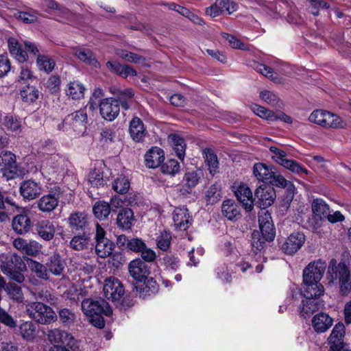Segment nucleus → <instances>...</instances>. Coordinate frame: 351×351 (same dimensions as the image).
I'll return each instance as SVG.
<instances>
[{
  "instance_id": "f257e3e1",
  "label": "nucleus",
  "mask_w": 351,
  "mask_h": 351,
  "mask_svg": "<svg viewBox=\"0 0 351 351\" xmlns=\"http://www.w3.org/2000/svg\"><path fill=\"white\" fill-rule=\"evenodd\" d=\"M111 93L117 95V99L106 98L99 103V111L103 119L112 121L119 114V105L121 104L123 108L127 110L130 105L128 101L134 96V92L132 89L119 90L117 88L111 89Z\"/></svg>"
},
{
  "instance_id": "f03ea898",
  "label": "nucleus",
  "mask_w": 351,
  "mask_h": 351,
  "mask_svg": "<svg viewBox=\"0 0 351 351\" xmlns=\"http://www.w3.org/2000/svg\"><path fill=\"white\" fill-rule=\"evenodd\" d=\"M326 280L330 285L338 282L340 294L348 295L351 290V271L349 264L346 261L338 263L335 258H332L328 265Z\"/></svg>"
},
{
  "instance_id": "7ed1b4c3",
  "label": "nucleus",
  "mask_w": 351,
  "mask_h": 351,
  "mask_svg": "<svg viewBox=\"0 0 351 351\" xmlns=\"http://www.w3.org/2000/svg\"><path fill=\"white\" fill-rule=\"evenodd\" d=\"M82 308L89 322L95 327L102 328L105 326L103 315L110 316L112 309L108 302L102 299H86L82 302Z\"/></svg>"
},
{
  "instance_id": "20e7f679",
  "label": "nucleus",
  "mask_w": 351,
  "mask_h": 351,
  "mask_svg": "<svg viewBox=\"0 0 351 351\" xmlns=\"http://www.w3.org/2000/svg\"><path fill=\"white\" fill-rule=\"evenodd\" d=\"M308 121L326 129L343 128L346 125L337 114L324 109L314 110L309 115Z\"/></svg>"
},
{
  "instance_id": "39448f33",
  "label": "nucleus",
  "mask_w": 351,
  "mask_h": 351,
  "mask_svg": "<svg viewBox=\"0 0 351 351\" xmlns=\"http://www.w3.org/2000/svg\"><path fill=\"white\" fill-rule=\"evenodd\" d=\"M26 312L29 317L41 324H48L56 320L53 310L38 302H29L26 305Z\"/></svg>"
},
{
  "instance_id": "423d86ee",
  "label": "nucleus",
  "mask_w": 351,
  "mask_h": 351,
  "mask_svg": "<svg viewBox=\"0 0 351 351\" xmlns=\"http://www.w3.org/2000/svg\"><path fill=\"white\" fill-rule=\"evenodd\" d=\"M8 43L10 53L19 62L21 63L27 61V52L33 56L37 55L39 52L37 46L34 43L28 40L24 41L25 50L22 48V45L15 38H10L8 40Z\"/></svg>"
},
{
  "instance_id": "0eeeda50",
  "label": "nucleus",
  "mask_w": 351,
  "mask_h": 351,
  "mask_svg": "<svg viewBox=\"0 0 351 351\" xmlns=\"http://www.w3.org/2000/svg\"><path fill=\"white\" fill-rule=\"evenodd\" d=\"M0 260L2 261L0 267L4 274H7L12 280L19 283H21L24 281V276L21 272L15 270V268H21V265L22 261L19 256L1 254L0 255Z\"/></svg>"
},
{
  "instance_id": "6e6552de",
  "label": "nucleus",
  "mask_w": 351,
  "mask_h": 351,
  "mask_svg": "<svg viewBox=\"0 0 351 351\" xmlns=\"http://www.w3.org/2000/svg\"><path fill=\"white\" fill-rule=\"evenodd\" d=\"M95 243V253L99 257L105 258L112 254L114 244L106 237V231L98 223L96 225Z\"/></svg>"
},
{
  "instance_id": "1a4fd4ad",
  "label": "nucleus",
  "mask_w": 351,
  "mask_h": 351,
  "mask_svg": "<svg viewBox=\"0 0 351 351\" xmlns=\"http://www.w3.org/2000/svg\"><path fill=\"white\" fill-rule=\"evenodd\" d=\"M0 171L8 180L18 176L15 154L9 151L0 153Z\"/></svg>"
},
{
  "instance_id": "9d476101",
  "label": "nucleus",
  "mask_w": 351,
  "mask_h": 351,
  "mask_svg": "<svg viewBox=\"0 0 351 351\" xmlns=\"http://www.w3.org/2000/svg\"><path fill=\"white\" fill-rule=\"evenodd\" d=\"M238 9V5L232 0H215V3L206 8L205 13L210 17L223 14H232Z\"/></svg>"
},
{
  "instance_id": "9b49d317",
  "label": "nucleus",
  "mask_w": 351,
  "mask_h": 351,
  "mask_svg": "<svg viewBox=\"0 0 351 351\" xmlns=\"http://www.w3.org/2000/svg\"><path fill=\"white\" fill-rule=\"evenodd\" d=\"M104 293L108 300L118 301L123 296L125 289L117 278L110 276L104 281Z\"/></svg>"
},
{
  "instance_id": "f8f14e48",
  "label": "nucleus",
  "mask_w": 351,
  "mask_h": 351,
  "mask_svg": "<svg viewBox=\"0 0 351 351\" xmlns=\"http://www.w3.org/2000/svg\"><path fill=\"white\" fill-rule=\"evenodd\" d=\"M233 191L244 209L247 211H251L254 208V199L252 192L249 186L242 182L234 183Z\"/></svg>"
},
{
  "instance_id": "ddd939ff",
  "label": "nucleus",
  "mask_w": 351,
  "mask_h": 351,
  "mask_svg": "<svg viewBox=\"0 0 351 351\" xmlns=\"http://www.w3.org/2000/svg\"><path fill=\"white\" fill-rule=\"evenodd\" d=\"M47 338L49 342L53 345V346L71 348L74 345V339L72 335L65 330L58 328L49 330L47 334Z\"/></svg>"
},
{
  "instance_id": "4468645a",
  "label": "nucleus",
  "mask_w": 351,
  "mask_h": 351,
  "mask_svg": "<svg viewBox=\"0 0 351 351\" xmlns=\"http://www.w3.org/2000/svg\"><path fill=\"white\" fill-rule=\"evenodd\" d=\"M255 196L257 199L256 204L259 207L265 209L274 203L276 192L271 186L263 184L255 191Z\"/></svg>"
},
{
  "instance_id": "2eb2a0df",
  "label": "nucleus",
  "mask_w": 351,
  "mask_h": 351,
  "mask_svg": "<svg viewBox=\"0 0 351 351\" xmlns=\"http://www.w3.org/2000/svg\"><path fill=\"white\" fill-rule=\"evenodd\" d=\"M326 267V262L321 259L310 263L303 270V279L320 281Z\"/></svg>"
},
{
  "instance_id": "dca6fc26",
  "label": "nucleus",
  "mask_w": 351,
  "mask_h": 351,
  "mask_svg": "<svg viewBox=\"0 0 351 351\" xmlns=\"http://www.w3.org/2000/svg\"><path fill=\"white\" fill-rule=\"evenodd\" d=\"M42 192V185L34 180L29 179L25 180L20 184L19 193L25 199H35Z\"/></svg>"
},
{
  "instance_id": "f3484780",
  "label": "nucleus",
  "mask_w": 351,
  "mask_h": 351,
  "mask_svg": "<svg viewBox=\"0 0 351 351\" xmlns=\"http://www.w3.org/2000/svg\"><path fill=\"white\" fill-rule=\"evenodd\" d=\"M304 242L305 235L303 233L294 232L281 245V249L285 254L292 255L302 247Z\"/></svg>"
},
{
  "instance_id": "a211bd4d",
  "label": "nucleus",
  "mask_w": 351,
  "mask_h": 351,
  "mask_svg": "<svg viewBox=\"0 0 351 351\" xmlns=\"http://www.w3.org/2000/svg\"><path fill=\"white\" fill-rule=\"evenodd\" d=\"M302 294L306 298H318L324 293V287L320 281L303 279Z\"/></svg>"
},
{
  "instance_id": "6ab92c4d",
  "label": "nucleus",
  "mask_w": 351,
  "mask_h": 351,
  "mask_svg": "<svg viewBox=\"0 0 351 351\" xmlns=\"http://www.w3.org/2000/svg\"><path fill=\"white\" fill-rule=\"evenodd\" d=\"M3 128L12 136H19L24 128L20 118L10 114H5L1 119Z\"/></svg>"
},
{
  "instance_id": "aec40b11",
  "label": "nucleus",
  "mask_w": 351,
  "mask_h": 351,
  "mask_svg": "<svg viewBox=\"0 0 351 351\" xmlns=\"http://www.w3.org/2000/svg\"><path fill=\"white\" fill-rule=\"evenodd\" d=\"M259 228L262 234H265L267 239H274L276 231L270 213L262 210L258 214Z\"/></svg>"
},
{
  "instance_id": "412c9836",
  "label": "nucleus",
  "mask_w": 351,
  "mask_h": 351,
  "mask_svg": "<svg viewBox=\"0 0 351 351\" xmlns=\"http://www.w3.org/2000/svg\"><path fill=\"white\" fill-rule=\"evenodd\" d=\"M128 269L130 276L138 282L144 281L149 274L147 264L139 258L132 261Z\"/></svg>"
},
{
  "instance_id": "4be33fe9",
  "label": "nucleus",
  "mask_w": 351,
  "mask_h": 351,
  "mask_svg": "<svg viewBox=\"0 0 351 351\" xmlns=\"http://www.w3.org/2000/svg\"><path fill=\"white\" fill-rule=\"evenodd\" d=\"M62 158L58 154H47L43 159L40 171L44 176H50L56 173L60 169Z\"/></svg>"
},
{
  "instance_id": "5701e85b",
  "label": "nucleus",
  "mask_w": 351,
  "mask_h": 351,
  "mask_svg": "<svg viewBox=\"0 0 351 351\" xmlns=\"http://www.w3.org/2000/svg\"><path fill=\"white\" fill-rule=\"evenodd\" d=\"M87 114L85 109H80L69 114L64 121V125H71L76 131L81 132L86 128Z\"/></svg>"
},
{
  "instance_id": "b1692460",
  "label": "nucleus",
  "mask_w": 351,
  "mask_h": 351,
  "mask_svg": "<svg viewBox=\"0 0 351 351\" xmlns=\"http://www.w3.org/2000/svg\"><path fill=\"white\" fill-rule=\"evenodd\" d=\"M56 222L49 219H42L37 222L35 229L37 234L45 241L53 239L56 232Z\"/></svg>"
},
{
  "instance_id": "393cba45",
  "label": "nucleus",
  "mask_w": 351,
  "mask_h": 351,
  "mask_svg": "<svg viewBox=\"0 0 351 351\" xmlns=\"http://www.w3.org/2000/svg\"><path fill=\"white\" fill-rule=\"evenodd\" d=\"M86 88L79 80L69 82L64 88L66 97L73 100H80L84 98Z\"/></svg>"
},
{
  "instance_id": "a878e982",
  "label": "nucleus",
  "mask_w": 351,
  "mask_h": 351,
  "mask_svg": "<svg viewBox=\"0 0 351 351\" xmlns=\"http://www.w3.org/2000/svg\"><path fill=\"white\" fill-rule=\"evenodd\" d=\"M173 219L176 229L186 230L190 225V216L185 207H177L173 213Z\"/></svg>"
},
{
  "instance_id": "bb28decb",
  "label": "nucleus",
  "mask_w": 351,
  "mask_h": 351,
  "mask_svg": "<svg viewBox=\"0 0 351 351\" xmlns=\"http://www.w3.org/2000/svg\"><path fill=\"white\" fill-rule=\"evenodd\" d=\"M163 151L157 147L149 149L145 155V165L149 168H156L164 161Z\"/></svg>"
},
{
  "instance_id": "cd10ccee",
  "label": "nucleus",
  "mask_w": 351,
  "mask_h": 351,
  "mask_svg": "<svg viewBox=\"0 0 351 351\" xmlns=\"http://www.w3.org/2000/svg\"><path fill=\"white\" fill-rule=\"evenodd\" d=\"M129 132L131 138L136 142H141L146 136L147 132L143 121L137 117L130 122Z\"/></svg>"
},
{
  "instance_id": "c85d7f7f",
  "label": "nucleus",
  "mask_w": 351,
  "mask_h": 351,
  "mask_svg": "<svg viewBox=\"0 0 351 351\" xmlns=\"http://www.w3.org/2000/svg\"><path fill=\"white\" fill-rule=\"evenodd\" d=\"M201 176L200 171L190 169L186 170L182 180L183 190L187 193H190L191 189L198 184Z\"/></svg>"
},
{
  "instance_id": "c756f323",
  "label": "nucleus",
  "mask_w": 351,
  "mask_h": 351,
  "mask_svg": "<svg viewBox=\"0 0 351 351\" xmlns=\"http://www.w3.org/2000/svg\"><path fill=\"white\" fill-rule=\"evenodd\" d=\"M312 324L317 332H324L332 326V319L326 313H318L313 317Z\"/></svg>"
},
{
  "instance_id": "7c9ffc66",
  "label": "nucleus",
  "mask_w": 351,
  "mask_h": 351,
  "mask_svg": "<svg viewBox=\"0 0 351 351\" xmlns=\"http://www.w3.org/2000/svg\"><path fill=\"white\" fill-rule=\"evenodd\" d=\"M253 176L261 182H265L271 180L274 176V171L271 167L263 162L255 163L252 169Z\"/></svg>"
},
{
  "instance_id": "2f4dec72",
  "label": "nucleus",
  "mask_w": 351,
  "mask_h": 351,
  "mask_svg": "<svg viewBox=\"0 0 351 351\" xmlns=\"http://www.w3.org/2000/svg\"><path fill=\"white\" fill-rule=\"evenodd\" d=\"M221 211L228 220H237L241 215L240 209L234 200L227 199L223 202Z\"/></svg>"
},
{
  "instance_id": "473e14b6",
  "label": "nucleus",
  "mask_w": 351,
  "mask_h": 351,
  "mask_svg": "<svg viewBox=\"0 0 351 351\" xmlns=\"http://www.w3.org/2000/svg\"><path fill=\"white\" fill-rule=\"evenodd\" d=\"M14 231L19 234L27 233L30 228L31 221L26 215H18L14 217L12 222Z\"/></svg>"
},
{
  "instance_id": "72a5a7b5",
  "label": "nucleus",
  "mask_w": 351,
  "mask_h": 351,
  "mask_svg": "<svg viewBox=\"0 0 351 351\" xmlns=\"http://www.w3.org/2000/svg\"><path fill=\"white\" fill-rule=\"evenodd\" d=\"M38 209L43 213H51L58 205V197L48 194L41 197L37 202Z\"/></svg>"
},
{
  "instance_id": "f704fd0d",
  "label": "nucleus",
  "mask_w": 351,
  "mask_h": 351,
  "mask_svg": "<svg viewBox=\"0 0 351 351\" xmlns=\"http://www.w3.org/2000/svg\"><path fill=\"white\" fill-rule=\"evenodd\" d=\"M273 239H267L265 234H262L259 230L254 231L252 237V249L259 252V253L256 252V261H261V259H263L261 252L264 248L265 242L271 241Z\"/></svg>"
},
{
  "instance_id": "c9c22d12",
  "label": "nucleus",
  "mask_w": 351,
  "mask_h": 351,
  "mask_svg": "<svg viewBox=\"0 0 351 351\" xmlns=\"http://www.w3.org/2000/svg\"><path fill=\"white\" fill-rule=\"evenodd\" d=\"M134 221V213L130 208L121 209L117 218V223L119 227L122 229H130Z\"/></svg>"
},
{
  "instance_id": "e433bc0d",
  "label": "nucleus",
  "mask_w": 351,
  "mask_h": 351,
  "mask_svg": "<svg viewBox=\"0 0 351 351\" xmlns=\"http://www.w3.org/2000/svg\"><path fill=\"white\" fill-rule=\"evenodd\" d=\"M19 332L24 340L33 341L38 334L36 325L30 321L24 322L19 326Z\"/></svg>"
},
{
  "instance_id": "4c0bfd02",
  "label": "nucleus",
  "mask_w": 351,
  "mask_h": 351,
  "mask_svg": "<svg viewBox=\"0 0 351 351\" xmlns=\"http://www.w3.org/2000/svg\"><path fill=\"white\" fill-rule=\"evenodd\" d=\"M74 55L80 60L83 61L86 64L94 67H100V64L96 60L93 52L89 49H85L82 48H76L74 49Z\"/></svg>"
},
{
  "instance_id": "58836bf2",
  "label": "nucleus",
  "mask_w": 351,
  "mask_h": 351,
  "mask_svg": "<svg viewBox=\"0 0 351 351\" xmlns=\"http://www.w3.org/2000/svg\"><path fill=\"white\" fill-rule=\"evenodd\" d=\"M169 142L180 160H184L186 144L184 140L178 134H171L168 138Z\"/></svg>"
},
{
  "instance_id": "ea45409f",
  "label": "nucleus",
  "mask_w": 351,
  "mask_h": 351,
  "mask_svg": "<svg viewBox=\"0 0 351 351\" xmlns=\"http://www.w3.org/2000/svg\"><path fill=\"white\" fill-rule=\"evenodd\" d=\"M106 66L112 71L119 75L123 77L135 76L136 75V72L131 66L128 65H122L118 62H112L110 61H108L106 63Z\"/></svg>"
},
{
  "instance_id": "a19ab883",
  "label": "nucleus",
  "mask_w": 351,
  "mask_h": 351,
  "mask_svg": "<svg viewBox=\"0 0 351 351\" xmlns=\"http://www.w3.org/2000/svg\"><path fill=\"white\" fill-rule=\"evenodd\" d=\"M252 67L255 71L275 83H280L282 82L281 78L278 77L273 69L265 64L260 62H254Z\"/></svg>"
},
{
  "instance_id": "79ce46f5",
  "label": "nucleus",
  "mask_w": 351,
  "mask_h": 351,
  "mask_svg": "<svg viewBox=\"0 0 351 351\" xmlns=\"http://www.w3.org/2000/svg\"><path fill=\"white\" fill-rule=\"evenodd\" d=\"M252 67L255 71L275 83H280L282 82L281 78L278 77L273 69L265 64L260 62H254Z\"/></svg>"
},
{
  "instance_id": "37998d69",
  "label": "nucleus",
  "mask_w": 351,
  "mask_h": 351,
  "mask_svg": "<svg viewBox=\"0 0 351 351\" xmlns=\"http://www.w3.org/2000/svg\"><path fill=\"white\" fill-rule=\"evenodd\" d=\"M250 108L255 114L263 119H265L267 121H276V112L269 110L256 104L251 105Z\"/></svg>"
},
{
  "instance_id": "c03bdc74",
  "label": "nucleus",
  "mask_w": 351,
  "mask_h": 351,
  "mask_svg": "<svg viewBox=\"0 0 351 351\" xmlns=\"http://www.w3.org/2000/svg\"><path fill=\"white\" fill-rule=\"evenodd\" d=\"M46 265L49 271L56 276L61 275L64 269V264L57 254L51 256Z\"/></svg>"
},
{
  "instance_id": "a18cd8bd",
  "label": "nucleus",
  "mask_w": 351,
  "mask_h": 351,
  "mask_svg": "<svg viewBox=\"0 0 351 351\" xmlns=\"http://www.w3.org/2000/svg\"><path fill=\"white\" fill-rule=\"evenodd\" d=\"M204 155L205 158V162L209 172L211 175L214 176L219 169V162L216 154L213 150L206 149L204 150Z\"/></svg>"
},
{
  "instance_id": "49530a36",
  "label": "nucleus",
  "mask_w": 351,
  "mask_h": 351,
  "mask_svg": "<svg viewBox=\"0 0 351 351\" xmlns=\"http://www.w3.org/2000/svg\"><path fill=\"white\" fill-rule=\"evenodd\" d=\"M271 180L270 181L272 185L280 187L283 189H286L287 192L291 195V197H293L295 186L293 184L286 180L282 175L275 174L274 172V176L271 177Z\"/></svg>"
},
{
  "instance_id": "de8ad7c7",
  "label": "nucleus",
  "mask_w": 351,
  "mask_h": 351,
  "mask_svg": "<svg viewBox=\"0 0 351 351\" xmlns=\"http://www.w3.org/2000/svg\"><path fill=\"white\" fill-rule=\"evenodd\" d=\"M69 223L71 228L76 230L83 229L87 224L86 215L82 213H75L70 215Z\"/></svg>"
},
{
  "instance_id": "09e8293b",
  "label": "nucleus",
  "mask_w": 351,
  "mask_h": 351,
  "mask_svg": "<svg viewBox=\"0 0 351 351\" xmlns=\"http://www.w3.org/2000/svg\"><path fill=\"white\" fill-rule=\"evenodd\" d=\"M130 186L129 180L123 175H119L112 184V189L119 194L126 193Z\"/></svg>"
},
{
  "instance_id": "8fccbe9b",
  "label": "nucleus",
  "mask_w": 351,
  "mask_h": 351,
  "mask_svg": "<svg viewBox=\"0 0 351 351\" xmlns=\"http://www.w3.org/2000/svg\"><path fill=\"white\" fill-rule=\"evenodd\" d=\"M260 99L271 107H281L282 102L273 92L267 90H261L259 93Z\"/></svg>"
},
{
  "instance_id": "3c124183",
  "label": "nucleus",
  "mask_w": 351,
  "mask_h": 351,
  "mask_svg": "<svg viewBox=\"0 0 351 351\" xmlns=\"http://www.w3.org/2000/svg\"><path fill=\"white\" fill-rule=\"evenodd\" d=\"M36 64L40 71H43L47 73L51 72L56 65L52 58L44 55L38 56Z\"/></svg>"
},
{
  "instance_id": "603ef678",
  "label": "nucleus",
  "mask_w": 351,
  "mask_h": 351,
  "mask_svg": "<svg viewBox=\"0 0 351 351\" xmlns=\"http://www.w3.org/2000/svg\"><path fill=\"white\" fill-rule=\"evenodd\" d=\"M313 298L303 300L300 305V314L302 317H307L313 314L316 310L318 309L317 302L313 300Z\"/></svg>"
},
{
  "instance_id": "864d4df0",
  "label": "nucleus",
  "mask_w": 351,
  "mask_h": 351,
  "mask_svg": "<svg viewBox=\"0 0 351 351\" xmlns=\"http://www.w3.org/2000/svg\"><path fill=\"white\" fill-rule=\"evenodd\" d=\"M95 216L101 220L106 219L110 213V205L104 201H99L95 204L93 208Z\"/></svg>"
},
{
  "instance_id": "5fc2aeb1",
  "label": "nucleus",
  "mask_w": 351,
  "mask_h": 351,
  "mask_svg": "<svg viewBox=\"0 0 351 351\" xmlns=\"http://www.w3.org/2000/svg\"><path fill=\"white\" fill-rule=\"evenodd\" d=\"M346 334V328L342 322L337 323L332 330L328 343L343 342Z\"/></svg>"
},
{
  "instance_id": "6e6d98bb",
  "label": "nucleus",
  "mask_w": 351,
  "mask_h": 351,
  "mask_svg": "<svg viewBox=\"0 0 351 351\" xmlns=\"http://www.w3.org/2000/svg\"><path fill=\"white\" fill-rule=\"evenodd\" d=\"M26 261L28 267L31 271L34 272L38 277L45 280L48 278V274L45 266L31 258H27Z\"/></svg>"
},
{
  "instance_id": "4d7b16f0",
  "label": "nucleus",
  "mask_w": 351,
  "mask_h": 351,
  "mask_svg": "<svg viewBox=\"0 0 351 351\" xmlns=\"http://www.w3.org/2000/svg\"><path fill=\"white\" fill-rule=\"evenodd\" d=\"M312 210L317 216L326 217L329 211V206L324 200L315 199L312 203Z\"/></svg>"
},
{
  "instance_id": "13d9d810",
  "label": "nucleus",
  "mask_w": 351,
  "mask_h": 351,
  "mask_svg": "<svg viewBox=\"0 0 351 351\" xmlns=\"http://www.w3.org/2000/svg\"><path fill=\"white\" fill-rule=\"evenodd\" d=\"M116 54L123 60L129 62L143 64L145 62V59L143 57L125 50L117 49Z\"/></svg>"
},
{
  "instance_id": "bf43d9fd",
  "label": "nucleus",
  "mask_w": 351,
  "mask_h": 351,
  "mask_svg": "<svg viewBox=\"0 0 351 351\" xmlns=\"http://www.w3.org/2000/svg\"><path fill=\"white\" fill-rule=\"evenodd\" d=\"M21 96L25 102H33L39 96V91L34 86H27L21 90Z\"/></svg>"
},
{
  "instance_id": "052dcab7",
  "label": "nucleus",
  "mask_w": 351,
  "mask_h": 351,
  "mask_svg": "<svg viewBox=\"0 0 351 351\" xmlns=\"http://www.w3.org/2000/svg\"><path fill=\"white\" fill-rule=\"evenodd\" d=\"M282 167L295 174L304 173L308 175L309 173V171L306 169L294 160L287 159Z\"/></svg>"
},
{
  "instance_id": "680f3d73",
  "label": "nucleus",
  "mask_w": 351,
  "mask_h": 351,
  "mask_svg": "<svg viewBox=\"0 0 351 351\" xmlns=\"http://www.w3.org/2000/svg\"><path fill=\"white\" fill-rule=\"evenodd\" d=\"M88 180L90 184L94 187L104 186L106 184L103 177V173L99 169H93L89 173Z\"/></svg>"
},
{
  "instance_id": "e2e57ef3",
  "label": "nucleus",
  "mask_w": 351,
  "mask_h": 351,
  "mask_svg": "<svg viewBox=\"0 0 351 351\" xmlns=\"http://www.w3.org/2000/svg\"><path fill=\"white\" fill-rule=\"evenodd\" d=\"M171 235L169 232L163 230L160 232V234L156 239L157 247L162 250L166 251L169 249L171 245Z\"/></svg>"
},
{
  "instance_id": "0e129e2a",
  "label": "nucleus",
  "mask_w": 351,
  "mask_h": 351,
  "mask_svg": "<svg viewBox=\"0 0 351 351\" xmlns=\"http://www.w3.org/2000/svg\"><path fill=\"white\" fill-rule=\"evenodd\" d=\"M5 290L11 299L17 302L23 300V294L19 286L10 282L6 285Z\"/></svg>"
},
{
  "instance_id": "69168bd1",
  "label": "nucleus",
  "mask_w": 351,
  "mask_h": 351,
  "mask_svg": "<svg viewBox=\"0 0 351 351\" xmlns=\"http://www.w3.org/2000/svg\"><path fill=\"white\" fill-rule=\"evenodd\" d=\"M223 38L228 40L229 45L233 49L243 51L250 50V47L247 44L244 43L234 36L224 33L223 34Z\"/></svg>"
},
{
  "instance_id": "338daca9",
  "label": "nucleus",
  "mask_w": 351,
  "mask_h": 351,
  "mask_svg": "<svg viewBox=\"0 0 351 351\" xmlns=\"http://www.w3.org/2000/svg\"><path fill=\"white\" fill-rule=\"evenodd\" d=\"M308 162L315 171H324L327 168L329 162L322 156H313L308 160Z\"/></svg>"
},
{
  "instance_id": "774afa93",
  "label": "nucleus",
  "mask_w": 351,
  "mask_h": 351,
  "mask_svg": "<svg viewBox=\"0 0 351 351\" xmlns=\"http://www.w3.org/2000/svg\"><path fill=\"white\" fill-rule=\"evenodd\" d=\"M15 17L24 23H32L37 21L38 16L34 11L31 12H16L14 13Z\"/></svg>"
}]
</instances>
